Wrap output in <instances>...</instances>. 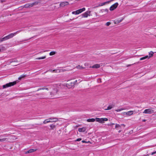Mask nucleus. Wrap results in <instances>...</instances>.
Segmentation results:
<instances>
[{
  "label": "nucleus",
  "mask_w": 156,
  "mask_h": 156,
  "mask_svg": "<svg viewBox=\"0 0 156 156\" xmlns=\"http://www.w3.org/2000/svg\"><path fill=\"white\" fill-rule=\"evenodd\" d=\"M82 140L81 138H78L76 140V141H79Z\"/></svg>",
  "instance_id": "e433bc0d"
},
{
  "label": "nucleus",
  "mask_w": 156,
  "mask_h": 156,
  "mask_svg": "<svg viewBox=\"0 0 156 156\" xmlns=\"http://www.w3.org/2000/svg\"><path fill=\"white\" fill-rule=\"evenodd\" d=\"M121 125V126H123V127H125V125H124V124H121V125Z\"/></svg>",
  "instance_id": "ea45409f"
},
{
  "label": "nucleus",
  "mask_w": 156,
  "mask_h": 156,
  "mask_svg": "<svg viewBox=\"0 0 156 156\" xmlns=\"http://www.w3.org/2000/svg\"><path fill=\"white\" fill-rule=\"evenodd\" d=\"M90 13V12L87 11L82 14V16L83 17H88L89 14Z\"/></svg>",
  "instance_id": "1a4fd4ad"
},
{
  "label": "nucleus",
  "mask_w": 156,
  "mask_h": 156,
  "mask_svg": "<svg viewBox=\"0 0 156 156\" xmlns=\"http://www.w3.org/2000/svg\"><path fill=\"white\" fill-rule=\"evenodd\" d=\"M95 119L94 118L88 119H87V121L88 122H94L95 121Z\"/></svg>",
  "instance_id": "6ab92c4d"
},
{
  "label": "nucleus",
  "mask_w": 156,
  "mask_h": 156,
  "mask_svg": "<svg viewBox=\"0 0 156 156\" xmlns=\"http://www.w3.org/2000/svg\"><path fill=\"white\" fill-rule=\"evenodd\" d=\"M154 53V52L152 51H151L150 52H149V55L148 56V58H149L151 57L153 55Z\"/></svg>",
  "instance_id": "aec40b11"
},
{
  "label": "nucleus",
  "mask_w": 156,
  "mask_h": 156,
  "mask_svg": "<svg viewBox=\"0 0 156 156\" xmlns=\"http://www.w3.org/2000/svg\"><path fill=\"white\" fill-rule=\"evenodd\" d=\"M16 83V81H15L12 82H9L7 83L5 85H3V89L5 88L8 87H11L15 85Z\"/></svg>",
  "instance_id": "7ed1b4c3"
},
{
  "label": "nucleus",
  "mask_w": 156,
  "mask_h": 156,
  "mask_svg": "<svg viewBox=\"0 0 156 156\" xmlns=\"http://www.w3.org/2000/svg\"><path fill=\"white\" fill-rule=\"evenodd\" d=\"M37 149H30L29 151H26L25 152V154H27L29 153H32L33 152H34L35 151H36Z\"/></svg>",
  "instance_id": "4468645a"
},
{
  "label": "nucleus",
  "mask_w": 156,
  "mask_h": 156,
  "mask_svg": "<svg viewBox=\"0 0 156 156\" xmlns=\"http://www.w3.org/2000/svg\"><path fill=\"white\" fill-rule=\"evenodd\" d=\"M45 90H48V88H45Z\"/></svg>",
  "instance_id": "37998d69"
},
{
  "label": "nucleus",
  "mask_w": 156,
  "mask_h": 156,
  "mask_svg": "<svg viewBox=\"0 0 156 156\" xmlns=\"http://www.w3.org/2000/svg\"><path fill=\"white\" fill-rule=\"evenodd\" d=\"M155 154H156V151L152 152L151 154V155H153Z\"/></svg>",
  "instance_id": "4c0bfd02"
},
{
  "label": "nucleus",
  "mask_w": 156,
  "mask_h": 156,
  "mask_svg": "<svg viewBox=\"0 0 156 156\" xmlns=\"http://www.w3.org/2000/svg\"><path fill=\"white\" fill-rule=\"evenodd\" d=\"M154 112V111L151 109H148L144 110L143 113L145 114H151Z\"/></svg>",
  "instance_id": "39448f33"
},
{
  "label": "nucleus",
  "mask_w": 156,
  "mask_h": 156,
  "mask_svg": "<svg viewBox=\"0 0 156 156\" xmlns=\"http://www.w3.org/2000/svg\"><path fill=\"white\" fill-rule=\"evenodd\" d=\"M50 127L51 129H53L55 126L53 124H51L50 125Z\"/></svg>",
  "instance_id": "c756f323"
},
{
  "label": "nucleus",
  "mask_w": 156,
  "mask_h": 156,
  "mask_svg": "<svg viewBox=\"0 0 156 156\" xmlns=\"http://www.w3.org/2000/svg\"><path fill=\"white\" fill-rule=\"evenodd\" d=\"M7 139L6 138H3L1 139H0V142H4L5 141L7 140Z\"/></svg>",
  "instance_id": "cd10ccee"
},
{
  "label": "nucleus",
  "mask_w": 156,
  "mask_h": 156,
  "mask_svg": "<svg viewBox=\"0 0 156 156\" xmlns=\"http://www.w3.org/2000/svg\"><path fill=\"white\" fill-rule=\"evenodd\" d=\"M121 127V125H120L118 124H116L115 126V128L117 129L118 128L120 129Z\"/></svg>",
  "instance_id": "393cba45"
},
{
  "label": "nucleus",
  "mask_w": 156,
  "mask_h": 156,
  "mask_svg": "<svg viewBox=\"0 0 156 156\" xmlns=\"http://www.w3.org/2000/svg\"><path fill=\"white\" fill-rule=\"evenodd\" d=\"M2 136V135H1V136Z\"/></svg>",
  "instance_id": "09e8293b"
},
{
  "label": "nucleus",
  "mask_w": 156,
  "mask_h": 156,
  "mask_svg": "<svg viewBox=\"0 0 156 156\" xmlns=\"http://www.w3.org/2000/svg\"><path fill=\"white\" fill-rule=\"evenodd\" d=\"M121 132V130H119V133H120Z\"/></svg>",
  "instance_id": "a18cd8bd"
},
{
  "label": "nucleus",
  "mask_w": 156,
  "mask_h": 156,
  "mask_svg": "<svg viewBox=\"0 0 156 156\" xmlns=\"http://www.w3.org/2000/svg\"><path fill=\"white\" fill-rule=\"evenodd\" d=\"M27 40H24V41H27Z\"/></svg>",
  "instance_id": "de8ad7c7"
},
{
  "label": "nucleus",
  "mask_w": 156,
  "mask_h": 156,
  "mask_svg": "<svg viewBox=\"0 0 156 156\" xmlns=\"http://www.w3.org/2000/svg\"><path fill=\"white\" fill-rule=\"evenodd\" d=\"M115 125V123H112L110 125Z\"/></svg>",
  "instance_id": "79ce46f5"
},
{
  "label": "nucleus",
  "mask_w": 156,
  "mask_h": 156,
  "mask_svg": "<svg viewBox=\"0 0 156 156\" xmlns=\"http://www.w3.org/2000/svg\"><path fill=\"white\" fill-rule=\"evenodd\" d=\"M111 23L110 22H108L106 23V25L107 26H108Z\"/></svg>",
  "instance_id": "f704fd0d"
},
{
  "label": "nucleus",
  "mask_w": 156,
  "mask_h": 156,
  "mask_svg": "<svg viewBox=\"0 0 156 156\" xmlns=\"http://www.w3.org/2000/svg\"><path fill=\"white\" fill-rule=\"evenodd\" d=\"M125 114L126 115H131L133 114V111H128V112H125L124 113V115Z\"/></svg>",
  "instance_id": "f8f14e48"
},
{
  "label": "nucleus",
  "mask_w": 156,
  "mask_h": 156,
  "mask_svg": "<svg viewBox=\"0 0 156 156\" xmlns=\"http://www.w3.org/2000/svg\"><path fill=\"white\" fill-rule=\"evenodd\" d=\"M82 142L83 143H89L90 142V141H88V142H87L85 140H82Z\"/></svg>",
  "instance_id": "c9c22d12"
},
{
  "label": "nucleus",
  "mask_w": 156,
  "mask_h": 156,
  "mask_svg": "<svg viewBox=\"0 0 156 156\" xmlns=\"http://www.w3.org/2000/svg\"><path fill=\"white\" fill-rule=\"evenodd\" d=\"M113 105H109L107 109H105V110H109L111 109L113 107Z\"/></svg>",
  "instance_id": "412c9836"
},
{
  "label": "nucleus",
  "mask_w": 156,
  "mask_h": 156,
  "mask_svg": "<svg viewBox=\"0 0 156 156\" xmlns=\"http://www.w3.org/2000/svg\"><path fill=\"white\" fill-rule=\"evenodd\" d=\"M46 56H43V57L36 58V59L39 60V59H44L45 58H46Z\"/></svg>",
  "instance_id": "a878e982"
},
{
  "label": "nucleus",
  "mask_w": 156,
  "mask_h": 156,
  "mask_svg": "<svg viewBox=\"0 0 156 156\" xmlns=\"http://www.w3.org/2000/svg\"><path fill=\"white\" fill-rule=\"evenodd\" d=\"M45 89V88H39L37 90V91H39V90H44Z\"/></svg>",
  "instance_id": "72a5a7b5"
},
{
  "label": "nucleus",
  "mask_w": 156,
  "mask_h": 156,
  "mask_svg": "<svg viewBox=\"0 0 156 156\" xmlns=\"http://www.w3.org/2000/svg\"><path fill=\"white\" fill-rule=\"evenodd\" d=\"M22 31V30L17 31L14 33L10 34L9 35L5 37L6 40L12 38L13 36H15L17 34L19 33Z\"/></svg>",
  "instance_id": "f03ea898"
},
{
  "label": "nucleus",
  "mask_w": 156,
  "mask_h": 156,
  "mask_svg": "<svg viewBox=\"0 0 156 156\" xmlns=\"http://www.w3.org/2000/svg\"><path fill=\"white\" fill-rule=\"evenodd\" d=\"M39 2H35L32 3H31V5H32L31 7H32L34 6L37 5L39 3Z\"/></svg>",
  "instance_id": "a211bd4d"
},
{
  "label": "nucleus",
  "mask_w": 156,
  "mask_h": 156,
  "mask_svg": "<svg viewBox=\"0 0 156 156\" xmlns=\"http://www.w3.org/2000/svg\"><path fill=\"white\" fill-rule=\"evenodd\" d=\"M76 68L77 69H82L85 68L83 67L82 66H81L80 65H79L77 66H76Z\"/></svg>",
  "instance_id": "5701e85b"
},
{
  "label": "nucleus",
  "mask_w": 156,
  "mask_h": 156,
  "mask_svg": "<svg viewBox=\"0 0 156 156\" xmlns=\"http://www.w3.org/2000/svg\"><path fill=\"white\" fill-rule=\"evenodd\" d=\"M109 2V1H108V2H106L102 3L101 4V5H99V6H102L103 5H105V4H106V3H107V2Z\"/></svg>",
  "instance_id": "473e14b6"
},
{
  "label": "nucleus",
  "mask_w": 156,
  "mask_h": 156,
  "mask_svg": "<svg viewBox=\"0 0 156 156\" xmlns=\"http://www.w3.org/2000/svg\"><path fill=\"white\" fill-rule=\"evenodd\" d=\"M124 109H123V108H120V109H118L117 110H115V111H116L117 112H118L121 111L122 110H123Z\"/></svg>",
  "instance_id": "2f4dec72"
},
{
  "label": "nucleus",
  "mask_w": 156,
  "mask_h": 156,
  "mask_svg": "<svg viewBox=\"0 0 156 156\" xmlns=\"http://www.w3.org/2000/svg\"><path fill=\"white\" fill-rule=\"evenodd\" d=\"M51 118L48 119L46 120H45L43 121V123L46 124L47 123L51 122Z\"/></svg>",
  "instance_id": "dca6fc26"
},
{
  "label": "nucleus",
  "mask_w": 156,
  "mask_h": 156,
  "mask_svg": "<svg viewBox=\"0 0 156 156\" xmlns=\"http://www.w3.org/2000/svg\"><path fill=\"white\" fill-rule=\"evenodd\" d=\"M55 54H56V52L55 51H52L50 53L49 55H50L51 56V55H55Z\"/></svg>",
  "instance_id": "bb28decb"
},
{
  "label": "nucleus",
  "mask_w": 156,
  "mask_h": 156,
  "mask_svg": "<svg viewBox=\"0 0 156 156\" xmlns=\"http://www.w3.org/2000/svg\"><path fill=\"white\" fill-rule=\"evenodd\" d=\"M32 5H31V3H28L25 4L24 5V7L25 8H29L30 7H32L31 6Z\"/></svg>",
  "instance_id": "2eb2a0df"
},
{
  "label": "nucleus",
  "mask_w": 156,
  "mask_h": 156,
  "mask_svg": "<svg viewBox=\"0 0 156 156\" xmlns=\"http://www.w3.org/2000/svg\"><path fill=\"white\" fill-rule=\"evenodd\" d=\"M143 122H145V121H146V120L145 119H143Z\"/></svg>",
  "instance_id": "c03bdc74"
},
{
  "label": "nucleus",
  "mask_w": 156,
  "mask_h": 156,
  "mask_svg": "<svg viewBox=\"0 0 156 156\" xmlns=\"http://www.w3.org/2000/svg\"><path fill=\"white\" fill-rule=\"evenodd\" d=\"M95 120L97 122H98L100 123H103L104 121H107L108 120V119L107 118H96Z\"/></svg>",
  "instance_id": "20e7f679"
},
{
  "label": "nucleus",
  "mask_w": 156,
  "mask_h": 156,
  "mask_svg": "<svg viewBox=\"0 0 156 156\" xmlns=\"http://www.w3.org/2000/svg\"><path fill=\"white\" fill-rule=\"evenodd\" d=\"M69 4V3L67 2H61L60 4V6L61 7H63L66 5Z\"/></svg>",
  "instance_id": "6e6552de"
},
{
  "label": "nucleus",
  "mask_w": 156,
  "mask_h": 156,
  "mask_svg": "<svg viewBox=\"0 0 156 156\" xmlns=\"http://www.w3.org/2000/svg\"><path fill=\"white\" fill-rule=\"evenodd\" d=\"M6 40V39H5V37H4L0 38V43L1 42H2L3 41Z\"/></svg>",
  "instance_id": "c85d7f7f"
},
{
  "label": "nucleus",
  "mask_w": 156,
  "mask_h": 156,
  "mask_svg": "<svg viewBox=\"0 0 156 156\" xmlns=\"http://www.w3.org/2000/svg\"><path fill=\"white\" fill-rule=\"evenodd\" d=\"M76 11L73 12H72V14H76Z\"/></svg>",
  "instance_id": "58836bf2"
},
{
  "label": "nucleus",
  "mask_w": 156,
  "mask_h": 156,
  "mask_svg": "<svg viewBox=\"0 0 156 156\" xmlns=\"http://www.w3.org/2000/svg\"><path fill=\"white\" fill-rule=\"evenodd\" d=\"M100 66L99 64H96L92 66H90V68H100Z\"/></svg>",
  "instance_id": "ddd939ff"
},
{
  "label": "nucleus",
  "mask_w": 156,
  "mask_h": 156,
  "mask_svg": "<svg viewBox=\"0 0 156 156\" xmlns=\"http://www.w3.org/2000/svg\"><path fill=\"white\" fill-rule=\"evenodd\" d=\"M76 82H77V80H76L75 81H74L73 83H71L70 84H71V86H74L75 84V83H76Z\"/></svg>",
  "instance_id": "7c9ffc66"
},
{
  "label": "nucleus",
  "mask_w": 156,
  "mask_h": 156,
  "mask_svg": "<svg viewBox=\"0 0 156 156\" xmlns=\"http://www.w3.org/2000/svg\"><path fill=\"white\" fill-rule=\"evenodd\" d=\"M58 121V118H51V122H56Z\"/></svg>",
  "instance_id": "9d476101"
},
{
  "label": "nucleus",
  "mask_w": 156,
  "mask_h": 156,
  "mask_svg": "<svg viewBox=\"0 0 156 156\" xmlns=\"http://www.w3.org/2000/svg\"><path fill=\"white\" fill-rule=\"evenodd\" d=\"M42 94L43 95V94Z\"/></svg>",
  "instance_id": "8fccbe9b"
},
{
  "label": "nucleus",
  "mask_w": 156,
  "mask_h": 156,
  "mask_svg": "<svg viewBox=\"0 0 156 156\" xmlns=\"http://www.w3.org/2000/svg\"><path fill=\"white\" fill-rule=\"evenodd\" d=\"M148 58V55H146L144 57H142V58H140V60H144L145 59H146L147 58Z\"/></svg>",
  "instance_id": "b1692460"
},
{
  "label": "nucleus",
  "mask_w": 156,
  "mask_h": 156,
  "mask_svg": "<svg viewBox=\"0 0 156 156\" xmlns=\"http://www.w3.org/2000/svg\"><path fill=\"white\" fill-rule=\"evenodd\" d=\"M37 95H39V94H36Z\"/></svg>",
  "instance_id": "49530a36"
},
{
  "label": "nucleus",
  "mask_w": 156,
  "mask_h": 156,
  "mask_svg": "<svg viewBox=\"0 0 156 156\" xmlns=\"http://www.w3.org/2000/svg\"><path fill=\"white\" fill-rule=\"evenodd\" d=\"M105 11L108 12V9H105Z\"/></svg>",
  "instance_id": "a19ab883"
},
{
  "label": "nucleus",
  "mask_w": 156,
  "mask_h": 156,
  "mask_svg": "<svg viewBox=\"0 0 156 156\" xmlns=\"http://www.w3.org/2000/svg\"><path fill=\"white\" fill-rule=\"evenodd\" d=\"M85 10V8H83L82 9H80L76 11V15L80 13H81L82 12L84 11Z\"/></svg>",
  "instance_id": "0eeeda50"
},
{
  "label": "nucleus",
  "mask_w": 156,
  "mask_h": 156,
  "mask_svg": "<svg viewBox=\"0 0 156 156\" xmlns=\"http://www.w3.org/2000/svg\"><path fill=\"white\" fill-rule=\"evenodd\" d=\"M86 127H82L81 128H79L78 129V131L79 132H83L86 131Z\"/></svg>",
  "instance_id": "9b49d317"
},
{
  "label": "nucleus",
  "mask_w": 156,
  "mask_h": 156,
  "mask_svg": "<svg viewBox=\"0 0 156 156\" xmlns=\"http://www.w3.org/2000/svg\"><path fill=\"white\" fill-rule=\"evenodd\" d=\"M118 3L117 2L115 3L112 5L110 8V11H113L115 9L118 5Z\"/></svg>",
  "instance_id": "423d86ee"
},
{
  "label": "nucleus",
  "mask_w": 156,
  "mask_h": 156,
  "mask_svg": "<svg viewBox=\"0 0 156 156\" xmlns=\"http://www.w3.org/2000/svg\"><path fill=\"white\" fill-rule=\"evenodd\" d=\"M58 90L57 88H55L53 89L50 92V97L52 98H58Z\"/></svg>",
  "instance_id": "f257e3e1"
},
{
  "label": "nucleus",
  "mask_w": 156,
  "mask_h": 156,
  "mask_svg": "<svg viewBox=\"0 0 156 156\" xmlns=\"http://www.w3.org/2000/svg\"><path fill=\"white\" fill-rule=\"evenodd\" d=\"M27 76L26 75H22L20 76L19 77L18 79L19 80H21L22 78H23Z\"/></svg>",
  "instance_id": "4be33fe9"
},
{
  "label": "nucleus",
  "mask_w": 156,
  "mask_h": 156,
  "mask_svg": "<svg viewBox=\"0 0 156 156\" xmlns=\"http://www.w3.org/2000/svg\"><path fill=\"white\" fill-rule=\"evenodd\" d=\"M123 20V18H122L120 20H117L116 21H114V23L115 24H117L119 23H120Z\"/></svg>",
  "instance_id": "f3484780"
}]
</instances>
